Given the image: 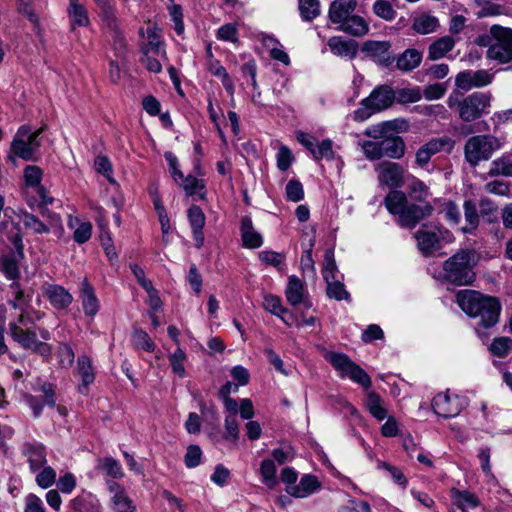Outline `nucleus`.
Listing matches in <instances>:
<instances>
[{"label":"nucleus","mask_w":512,"mask_h":512,"mask_svg":"<svg viewBox=\"0 0 512 512\" xmlns=\"http://www.w3.org/2000/svg\"><path fill=\"white\" fill-rule=\"evenodd\" d=\"M457 302L469 316L479 318L483 328L492 327L498 322L501 305L495 297L464 290L457 294Z\"/></svg>","instance_id":"nucleus-1"},{"label":"nucleus","mask_w":512,"mask_h":512,"mask_svg":"<svg viewBox=\"0 0 512 512\" xmlns=\"http://www.w3.org/2000/svg\"><path fill=\"white\" fill-rule=\"evenodd\" d=\"M385 207L394 216H397L399 225L413 228L422 219L429 217L433 207L428 202L423 204H409L406 195L399 190L390 191L384 200Z\"/></svg>","instance_id":"nucleus-2"},{"label":"nucleus","mask_w":512,"mask_h":512,"mask_svg":"<svg viewBox=\"0 0 512 512\" xmlns=\"http://www.w3.org/2000/svg\"><path fill=\"white\" fill-rule=\"evenodd\" d=\"M491 94L486 92H473L464 96L459 91H453L446 103L449 108H456L459 118L464 122H472L489 113L491 107Z\"/></svg>","instance_id":"nucleus-3"},{"label":"nucleus","mask_w":512,"mask_h":512,"mask_svg":"<svg viewBox=\"0 0 512 512\" xmlns=\"http://www.w3.org/2000/svg\"><path fill=\"white\" fill-rule=\"evenodd\" d=\"M480 46H488L487 57L500 63L512 60V29L499 25L490 28V34L478 37Z\"/></svg>","instance_id":"nucleus-4"},{"label":"nucleus","mask_w":512,"mask_h":512,"mask_svg":"<svg viewBox=\"0 0 512 512\" xmlns=\"http://www.w3.org/2000/svg\"><path fill=\"white\" fill-rule=\"evenodd\" d=\"M41 131V129L32 130L28 125L21 126L11 142L7 161L15 164L17 158L25 161L36 160L41 145L39 138Z\"/></svg>","instance_id":"nucleus-5"},{"label":"nucleus","mask_w":512,"mask_h":512,"mask_svg":"<svg viewBox=\"0 0 512 512\" xmlns=\"http://www.w3.org/2000/svg\"><path fill=\"white\" fill-rule=\"evenodd\" d=\"M472 257L471 251L462 250L446 260L443 264V280L459 286L472 283L475 277Z\"/></svg>","instance_id":"nucleus-6"},{"label":"nucleus","mask_w":512,"mask_h":512,"mask_svg":"<svg viewBox=\"0 0 512 512\" xmlns=\"http://www.w3.org/2000/svg\"><path fill=\"white\" fill-rule=\"evenodd\" d=\"M501 147L500 140L491 134L472 136L464 145V157L470 166L476 167L480 162L489 160Z\"/></svg>","instance_id":"nucleus-7"},{"label":"nucleus","mask_w":512,"mask_h":512,"mask_svg":"<svg viewBox=\"0 0 512 512\" xmlns=\"http://www.w3.org/2000/svg\"><path fill=\"white\" fill-rule=\"evenodd\" d=\"M325 359L333 366L341 378H349L365 389L371 387L372 381L370 376L346 354L327 352Z\"/></svg>","instance_id":"nucleus-8"},{"label":"nucleus","mask_w":512,"mask_h":512,"mask_svg":"<svg viewBox=\"0 0 512 512\" xmlns=\"http://www.w3.org/2000/svg\"><path fill=\"white\" fill-rule=\"evenodd\" d=\"M325 359L333 366L341 378H349L365 389L371 387L372 381L370 376L346 354L327 352Z\"/></svg>","instance_id":"nucleus-9"},{"label":"nucleus","mask_w":512,"mask_h":512,"mask_svg":"<svg viewBox=\"0 0 512 512\" xmlns=\"http://www.w3.org/2000/svg\"><path fill=\"white\" fill-rule=\"evenodd\" d=\"M417 246L422 254L431 255L445 244L454 241L453 234L440 226L423 225L416 233Z\"/></svg>","instance_id":"nucleus-10"},{"label":"nucleus","mask_w":512,"mask_h":512,"mask_svg":"<svg viewBox=\"0 0 512 512\" xmlns=\"http://www.w3.org/2000/svg\"><path fill=\"white\" fill-rule=\"evenodd\" d=\"M394 100L395 94L392 87L380 85L361 101L362 108L355 111V119L365 120L372 114L390 107Z\"/></svg>","instance_id":"nucleus-11"},{"label":"nucleus","mask_w":512,"mask_h":512,"mask_svg":"<svg viewBox=\"0 0 512 512\" xmlns=\"http://www.w3.org/2000/svg\"><path fill=\"white\" fill-rule=\"evenodd\" d=\"M9 334L21 348L30 350L41 356H48L51 353L49 344L37 339L36 331L29 328V325H23L19 321H12L8 325Z\"/></svg>","instance_id":"nucleus-12"},{"label":"nucleus","mask_w":512,"mask_h":512,"mask_svg":"<svg viewBox=\"0 0 512 512\" xmlns=\"http://www.w3.org/2000/svg\"><path fill=\"white\" fill-rule=\"evenodd\" d=\"M467 406V400L458 394H451L449 390L437 394L432 401L434 412L444 418L455 417Z\"/></svg>","instance_id":"nucleus-13"},{"label":"nucleus","mask_w":512,"mask_h":512,"mask_svg":"<svg viewBox=\"0 0 512 512\" xmlns=\"http://www.w3.org/2000/svg\"><path fill=\"white\" fill-rule=\"evenodd\" d=\"M375 170L381 185L389 188H399L404 183V168L395 162L383 161L379 163Z\"/></svg>","instance_id":"nucleus-14"},{"label":"nucleus","mask_w":512,"mask_h":512,"mask_svg":"<svg viewBox=\"0 0 512 512\" xmlns=\"http://www.w3.org/2000/svg\"><path fill=\"white\" fill-rule=\"evenodd\" d=\"M455 142L449 137L433 138L422 145L416 152L415 162L419 167H425L431 157L442 150L451 151Z\"/></svg>","instance_id":"nucleus-15"},{"label":"nucleus","mask_w":512,"mask_h":512,"mask_svg":"<svg viewBox=\"0 0 512 512\" xmlns=\"http://www.w3.org/2000/svg\"><path fill=\"white\" fill-rule=\"evenodd\" d=\"M493 75L487 70H466L457 74L455 85L465 91L481 88L492 82Z\"/></svg>","instance_id":"nucleus-16"},{"label":"nucleus","mask_w":512,"mask_h":512,"mask_svg":"<svg viewBox=\"0 0 512 512\" xmlns=\"http://www.w3.org/2000/svg\"><path fill=\"white\" fill-rule=\"evenodd\" d=\"M21 453L26 457L32 473H36L47 464L46 449L39 442H25L21 447Z\"/></svg>","instance_id":"nucleus-17"},{"label":"nucleus","mask_w":512,"mask_h":512,"mask_svg":"<svg viewBox=\"0 0 512 512\" xmlns=\"http://www.w3.org/2000/svg\"><path fill=\"white\" fill-rule=\"evenodd\" d=\"M107 488L112 495L111 505L115 512H134L136 506L133 500L127 495L123 487L113 480L106 481Z\"/></svg>","instance_id":"nucleus-18"},{"label":"nucleus","mask_w":512,"mask_h":512,"mask_svg":"<svg viewBox=\"0 0 512 512\" xmlns=\"http://www.w3.org/2000/svg\"><path fill=\"white\" fill-rule=\"evenodd\" d=\"M44 296L57 310H63L73 302V296L63 286L46 283L42 287Z\"/></svg>","instance_id":"nucleus-19"},{"label":"nucleus","mask_w":512,"mask_h":512,"mask_svg":"<svg viewBox=\"0 0 512 512\" xmlns=\"http://www.w3.org/2000/svg\"><path fill=\"white\" fill-rule=\"evenodd\" d=\"M390 43L387 41H367L362 47V52L375 62L388 66L393 59L390 55Z\"/></svg>","instance_id":"nucleus-20"},{"label":"nucleus","mask_w":512,"mask_h":512,"mask_svg":"<svg viewBox=\"0 0 512 512\" xmlns=\"http://www.w3.org/2000/svg\"><path fill=\"white\" fill-rule=\"evenodd\" d=\"M356 0H334L329 7L328 18L337 27L341 25L353 14L356 9Z\"/></svg>","instance_id":"nucleus-21"},{"label":"nucleus","mask_w":512,"mask_h":512,"mask_svg":"<svg viewBox=\"0 0 512 512\" xmlns=\"http://www.w3.org/2000/svg\"><path fill=\"white\" fill-rule=\"evenodd\" d=\"M43 172L35 165H29L24 170V180L28 187L35 188L36 192L43 205H49L53 203V198L48 195L47 190L40 185L42 180Z\"/></svg>","instance_id":"nucleus-22"},{"label":"nucleus","mask_w":512,"mask_h":512,"mask_svg":"<svg viewBox=\"0 0 512 512\" xmlns=\"http://www.w3.org/2000/svg\"><path fill=\"white\" fill-rule=\"evenodd\" d=\"M321 487L317 477L311 474H305L301 477L298 484L285 488V491L295 498H306L318 491Z\"/></svg>","instance_id":"nucleus-23"},{"label":"nucleus","mask_w":512,"mask_h":512,"mask_svg":"<svg viewBox=\"0 0 512 512\" xmlns=\"http://www.w3.org/2000/svg\"><path fill=\"white\" fill-rule=\"evenodd\" d=\"M79 298L81 300L85 315L94 317L99 311L100 303L95 294L94 288L86 278L83 279L80 284Z\"/></svg>","instance_id":"nucleus-24"},{"label":"nucleus","mask_w":512,"mask_h":512,"mask_svg":"<svg viewBox=\"0 0 512 512\" xmlns=\"http://www.w3.org/2000/svg\"><path fill=\"white\" fill-rule=\"evenodd\" d=\"M450 496L452 499V509L457 510V512H467V510H472L480 505L479 498L467 490L452 489Z\"/></svg>","instance_id":"nucleus-25"},{"label":"nucleus","mask_w":512,"mask_h":512,"mask_svg":"<svg viewBox=\"0 0 512 512\" xmlns=\"http://www.w3.org/2000/svg\"><path fill=\"white\" fill-rule=\"evenodd\" d=\"M141 36L147 41L143 43L141 49H148L152 51V54L163 55V43L160 39V31L155 25L149 24L146 29H140Z\"/></svg>","instance_id":"nucleus-26"},{"label":"nucleus","mask_w":512,"mask_h":512,"mask_svg":"<svg viewBox=\"0 0 512 512\" xmlns=\"http://www.w3.org/2000/svg\"><path fill=\"white\" fill-rule=\"evenodd\" d=\"M77 372L81 378L79 391L82 394H86L88 392L89 385L92 384L95 380L93 366L89 357L83 355L78 358Z\"/></svg>","instance_id":"nucleus-27"},{"label":"nucleus","mask_w":512,"mask_h":512,"mask_svg":"<svg viewBox=\"0 0 512 512\" xmlns=\"http://www.w3.org/2000/svg\"><path fill=\"white\" fill-rule=\"evenodd\" d=\"M306 294L307 289L305 283L297 276L291 275L288 279V285L285 290L287 301L292 306H297L303 301Z\"/></svg>","instance_id":"nucleus-28"},{"label":"nucleus","mask_w":512,"mask_h":512,"mask_svg":"<svg viewBox=\"0 0 512 512\" xmlns=\"http://www.w3.org/2000/svg\"><path fill=\"white\" fill-rule=\"evenodd\" d=\"M241 237L243 245L247 248H258L263 244L262 236L255 231L250 217L245 216L241 219Z\"/></svg>","instance_id":"nucleus-29"},{"label":"nucleus","mask_w":512,"mask_h":512,"mask_svg":"<svg viewBox=\"0 0 512 512\" xmlns=\"http://www.w3.org/2000/svg\"><path fill=\"white\" fill-rule=\"evenodd\" d=\"M67 225L73 229V239L78 244H84L90 240L92 235V224L89 221H81L77 217L69 215Z\"/></svg>","instance_id":"nucleus-30"},{"label":"nucleus","mask_w":512,"mask_h":512,"mask_svg":"<svg viewBox=\"0 0 512 512\" xmlns=\"http://www.w3.org/2000/svg\"><path fill=\"white\" fill-rule=\"evenodd\" d=\"M67 13L72 29H75L76 27H86L90 24L86 8L84 5L79 3L78 0H69Z\"/></svg>","instance_id":"nucleus-31"},{"label":"nucleus","mask_w":512,"mask_h":512,"mask_svg":"<svg viewBox=\"0 0 512 512\" xmlns=\"http://www.w3.org/2000/svg\"><path fill=\"white\" fill-rule=\"evenodd\" d=\"M328 46L333 54L341 57L353 58L357 53V44L355 41H346L338 36L330 38Z\"/></svg>","instance_id":"nucleus-32"},{"label":"nucleus","mask_w":512,"mask_h":512,"mask_svg":"<svg viewBox=\"0 0 512 512\" xmlns=\"http://www.w3.org/2000/svg\"><path fill=\"white\" fill-rule=\"evenodd\" d=\"M439 25L437 17L429 13H421L413 18L412 28L418 34L426 35L437 31Z\"/></svg>","instance_id":"nucleus-33"},{"label":"nucleus","mask_w":512,"mask_h":512,"mask_svg":"<svg viewBox=\"0 0 512 512\" xmlns=\"http://www.w3.org/2000/svg\"><path fill=\"white\" fill-rule=\"evenodd\" d=\"M422 61V54L416 49H407L396 59V67L402 72H410Z\"/></svg>","instance_id":"nucleus-34"},{"label":"nucleus","mask_w":512,"mask_h":512,"mask_svg":"<svg viewBox=\"0 0 512 512\" xmlns=\"http://www.w3.org/2000/svg\"><path fill=\"white\" fill-rule=\"evenodd\" d=\"M99 9L102 27L106 33L111 34L121 31L120 21L117 17L114 5L111 3Z\"/></svg>","instance_id":"nucleus-35"},{"label":"nucleus","mask_w":512,"mask_h":512,"mask_svg":"<svg viewBox=\"0 0 512 512\" xmlns=\"http://www.w3.org/2000/svg\"><path fill=\"white\" fill-rule=\"evenodd\" d=\"M455 46V40L451 36H444L433 42L428 49L430 60H439L450 52Z\"/></svg>","instance_id":"nucleus-36"},{"label":"nucleus","mask_w":512,"mask_h":512,"mask_svg":"<svg viewBox=\"0 0 512 512\" xmlns=\"http://www.w3.org/2000/svg\"><path fill=\"white\" fill-rule=\"evenodd\" d=\"M96 469L104 476L112 479H120L124 476L121 464L112 457L98 459Z\"/></svg>","instance_id":"nucleus-37"},{"label":"nucleus","mask_w":512,"mask_h":512,"mask_svg":"<svg viewBox=\"0 0 512 512\" xmlns=\"http://www.w3.org/2000/svg\"><path fill=\"white\" fill-rule=\"evenodd\" d=\"M382 157L398 159L403 156L405 144L400 137L384 138L380 140Z\"/></svg>","instance_id":"nucleus-38"},{"label":"nucleus","mask_w":512,"mask_h":512,"mask_svg":"<svg viewBox=\"0 0 512 512\" xmlns=\"http://www.w3.org/2000/svg\"><path fill=\"white\" fill-rule=\"evenodd\" d=\"M337 29L345 33L351 34L353 36H363L368 32L369 26L368 23L364 20V18L352 14L341 25V27H337Z\"/></svg>","instance_id":"nucleus-39"},{"label":"nucleus","mask_w":512,"mask_h":512,"mask_svg":"<svg viewBox=\"0 0 512 512\" xmlns=\"http://www.w3.org/2000/svg\"><path fill=\"white\" fill-rule=\"evenodd\" d=\"M184 190L187 196L198 195L201 199L205 196V184L203 180L197 179L192 175H182L180 183H176Z\"/></svg>","instance_id":"nucleus-40"},{"label":"nucleus","mask_w":512,"mask_h":512,"mask_svg":"<svg viewBox=\"0 0 512 512\" xmlns=\"http://www.w3.org/2000/svg\"><path fill=\"white\" fill-rule=\"evenodd\" d=\"M208 71L215 77L220 78L227 93L230 96H233L235 91L234 83L227 73L225 67L222 66L218 60L210 59L208 63Z\"/></svg>","instance_id":"nucleus-41"},{"label":"nucleus","mask_w":512,"mask_h":512,"mask_svg":"<svg viewBox=\"0 0 512 512\" xmlns=\"http://www.w3.org/2000/svg\"><path fill=\"white\" fill-rule=\"evenodd\" d=\"M73 512H100V503L96 496L83 494L72 501Z\"/></svg>","instance_id":"nucleus-42"},{"label":"nucleus","mask_w":512,"mask_h":512,"mask_svg":"<svg viewBox=\"0 0 512 512\" xmlns=\"http://www.w3.org/2000/svg\"><path fill=\"white\" fill-rule=\"evenodd\" d=\"M466 225L461 231L466 234H472L479 225V215L476 205L471 200H466L463 205Z\"/></svg>","instance_id":"nucleus-43"},{"label":"nucleus","mask_w":512,"mask_h":512,"mask_svg":"<svg viewBox=\"0 0 512 512\" xmlns=\"http://www.w3.org/2000/svg\"><path fill=\"white\" fill-rule=\"evenodd\" d=\"M365 406L370 414L378 421H382L387 418V410L383 406V400L375 392L370 391L367 393Z\"/></svg>","instance_id":"nucleus-44"},{"label":"nucleus","mask_w":512,"mask_h":512,"mask_svg":"<svg viewBox=\"0 0 512 512\" xmlns=\"http://www.w3.org/2000/svg\"><path fill=\"white\" fill-rule=\"evenodd\" d=\"M12 292V298L8 300V304L15 310H19L23 313L31 301L30 296H26L24 291L21 289L19 282L14 281L10 285Z\"/></svg>","instance_id":"nucleus-45"},{"label":"nucleus","mask_w":512,"mask_h":512,"mask_svg":"<svg viewBox=\"0 0 512 512\" xmlns=\"http://www.w3.org/2000/svg\"><path fill=\"white\" fill-rule=\"evenodd\" d=\"M142 56L140 62L150 72L159 73L162 70L161 61L166 59V52L163 50V55L152 54L148 49H141Z\"/></svg>","instance_id":"nucleus-46"},{"label":"nucleus","mask_w":512,"mask_h":512,"mask_svg":"<svg viewBox=\"0 0 512 512\" xmlns=\"http://www.w3.org/2000/svg\"><path fill=\"white\" fill-rule=\"evenodd\" d=\"M259 472L262 478V483L269 489H273L278 481L276 477V466L271 459H265L261 462Z\"/></svg>","instance_id":"nucleus-47"},{"label":"nucleus","mask_w":512,"mask_h":512,"mask_svg":"<svg viewBox=\"0 0 512 512\" xmlns=\"http://www.w3.org/2000/svg\"><path fill=\"white\" fill-rule=\"evenodd\" d=\"M395 100L399 104H410L422 99V89L418 86L403 87L394 91Z\"/></svg>","instance_id":"nucleus-48"},{"label":"nucleus","mask_w":512,"mask_h":512,"mask_svg":"<svg viewBox=\"0 0 512 512\" xmlns=\"http://www.w3.org/2000/svg\"><path fill=\"white\" fill-rule=\"evenodd\" d=\"M338 274L339 271L334 258V250L327 249L325 251L324 260L322 263L323 279L325 280V282H329L335 278H338Z\"/></svg>","instance_id":"nucleus-49"},{"label":"nucleus","mask_w":512,"mask_h":512,"mask_svg":"<svg viewBox=\"0 0 512 512\" xmlns=\"http://www.w3.org/2000/svg\"><path fill=\"white\" fill-rule=\"evenodd\" d=\"M326 294L330 299L337 301L351 300L349 292L345 289V285L339 278L326 282Z\"/></svg>","instance_id":"nucleus-50"},{"label":"nucleus","mask_w":512,"mask_h":512,"mask_svg":"<svg viewBox=\"0 0 512 512\" xmlns=\"http://www.w3.org/2000/svg\"><path fill=\"white\" fill-rule=\"evenodd\" d=\"M20 222L26 229L30 230L35 234H44L50 231L48 225L43 223L35 215L30 214L28 212H24L23 214L20 215Z\"/></svg>","instance_id":"nucleus-51"},{"label":"nucleus","mask_w":512,"mask_h":512,"mask_svg":"<svg viewBox=\"0 0 512 512\" xmlns=\"http://www.w3.org/2000/svg\"><path fill=\"white\" fill-rule=\"evenodd\" d=\"M0 270L7 279L14 282L19 276L17 259L11 255L0 257Z\"/></svg>","instance_id":"nucleus-52"},{"label":"nucleus","mask_w":512,"mask_h":512,"mask_svg":"<svg viewBox=\"0 0 512 512\" xmlns=\"http://www.w3.org/2000/svg\"><path fill=\"white\" fill-rule=\"evenodd\" d=\"M56 476L55 469L45 464L36 472L35 481L40 488L47 489L56 482Z\"/></svg>","instance_id":"nucleus-53"},{"label":"nucleus","mask_w":512,"mask_h":512,"mask_svg":"<svg viewBox=\"0 0 512 512\" xmlns=\"http://www.w3.org/2000/svg\"><path fill=\"white\" fill-rule=\"evenodd\" d=\"M108 35L112 39V49L114 51L115 58L120 60L122 63L125 62L127 54V42L122 31Z\"/></svg>","instance_id":"nucleus-54"},{"label":"nucleus","mask_w":512,"mask_h":512,"mask_svg":"<svg viewBox=\"0 0 512 512\" xmlns=\"http://www.w3.org/2000/svg\"><path fill=\"white\" fill-rule=\"evenodd\" d=\"M186 358V353L179 347L175 350V352L169 355V363L171 369L173 373L178 375L180 378H184L186 376V371L184 367V362Z\"/></svg>","instance_id":"nucleus-55"},{"label":"nucleus","mask_w":512,"mask_h":512,"mask_svg":"<svg viewBox=\"0 0 512 512\" xmlns=\"http://www.w3.org/2000/svg\"><path fill=\"white\" fill-rule=\"evenodd\" d=\"M488 174L490 176L512 177V161L504 157L494 160Z\"/></svg>","instance_id":"nucleus-56"},{"label":"nucleus","mask_w":512,"mask_h":512,"mask_svg":"<svg viewBox=\"0 0 512 512\" xmlns=\"http://www.w3.org/2000/svg\"><path fill=\"white\" fill-rule=\"evenodd\" d=\"M299 10L303 20L310 21L320 14L318 0H299Z\"/></svg>","instance_id":"nucleus-57"},{"label":"nucleus","mask_w":512,"mask_h":512,"mask_svg":"<svg viewBox=\"0 0 512 512\" xmlns=\"http://www.w3.org/2000/svg\"><path fill=\"white\" fill-rule=\"evenodd\" d=\"M314 160L322 159L332 160L334 158L333 143L330 139H325L316 144L315 150L312 151Z\"/></svg>","instance_id":"nucleus-58"},{"label":"nucleus","mask_w":512,"mask_h":512,"mask_svg":"<svg viewBox=\"0 0 512 512\" xmlns=\"http://www.w3.org/2000/svg\"><path fill=\"white\" fill-rule=\"evenodd\" d=\"M263 307L272 314L281 317L285 324L290 325V323L281 316V314L287 312V310L282 307L279 297L274 295H266L264 297Z\"/></svg>","instance_id":"nucleus-59"},{"label":"nucleus","mask_w":512,"mask_h":512,"mask_svg":"<svg viewBox=\"0 0 512 512\" xmlns=\"http://www.w3.org/2000/svg\"><path fill=\"white\" fill-rule=\"evenodd\" d=\"M373 12L386 21H391L396 17V11L386 0H376L373 4Z\"/></svg>","instance_id":"nucleus-60"},{"label":"nucleus","mask_w":512,"mask_h":512,"mask_svg":"<svg viewBox=\"0 0 512 512\" xmlns=\"http://www.w3.org/2000/svg\"><path fill=\"white\" fill-rule=\"evenodd\" d=\"M295 157L292 151L285 145H281L276 154L277 168L286 171L294 163Z\"/></svg>","instance_id":"nucleus-61"},{"label":"nucleus","mask_w":512,"mask_h":512,"mask_svg":"<svg viewBox=\"0 0 512 512\" xmlns=\"http://www.w3.org/2000/svg\"><path fill=\"white\" fill-rule=\"evenodd\" d=\"M440 213L444 214V217L451 224H459L461 220V212L457 205L452 201H443L441 203Z\"/></svg>","instance_id":"nucleus-62"},{"label":"nucleus","mask_w":512,"mask_h":512,"mask_svg":"<svg viewBox=\"0 0 512 512\" xmlns=\"http://www.w3.org/2000/svg\"><path fill=\"white\" fill-rule=\"evenodd\" d=\"M286 197L289 201L299 202L304 198V190L301 182L296 179L288 181L285 187Z\"/></svg>","instance_id":"nucleus-63"},{"label":"nucleus","mask_w":512,"mask_h":512,"mask_svg":"<svg viewBox=\"0 0 512 512\" xmlns=\"http://www.w3.org/2000/svg\"><path fill=\"white\" fill-rule=\"evenodd\" d=\"M512 346V340L508 337L495 338L490 346L493 355L504 357L508 354Z\"/></svg>","instance_id":"nucleus-64"}]
</instances>
